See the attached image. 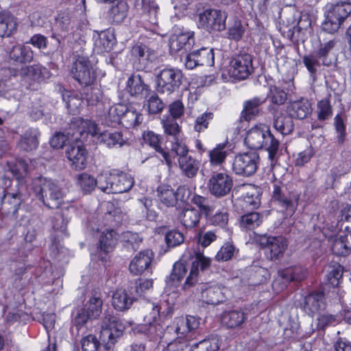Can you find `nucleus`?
Instances as JSON below:
<instances>
[{
    "label": "nucleus",
    "instance_id": "obj_1",
    "mask_svg": "<svg viewBox=\"0 0 351 351\" xmlns=\"http://www.w3.org/2000/svg\"><path fill=\"white\" fill-rule=\"evenodd\" d=\"M244 142L252 149H265L268 152L269 158L271 161L276 160L280 143L267 125L259 123L251 128L247 132Z\"/></svg>",
    "mask_w": 351,
    "mask_h": 351
},
{
    "label": "nucleus",
    "instance_id": "obj_2",
    "mask_svg": "<svg viewBox=\"0 0 351 351\" xmlns=\"http://www.w3.org/2000/svg\"><path fill=\"white\" fill-rule=\"evenodd\" d=\"M323 31L329 34L337 32L351 14V3L346 1L328 2L323 8Z\"/></svg>",
    "mask_w": 351,
    "mask_h": 351
},
{
    "label": "nucleus",
    "instance_id": "obj_3",
    "mask_svg": "<svg viewBox=\"0 0 351 351\" xmlns=\"http://www.w3.org/2000/svg\"><path fill=\"white\" fill-rule=\"evenodd\" d=\"M28 191L42 200L49 208H58L63 200V192L54 182L45 178L39 177L32 180Z\"/></svg>",
    "mask_w": 351,
    "mask_h": 351
},
{
    "label": "nucleus",
    "instance_id": "obj_4",
    "mask_svg": "<svg viewBox=\"0 0 351 351\" xmlns=\"http://www.w3.org/2000/svg\"><path fill=\"white\" fill-rule=\"evenodd\" d=\"M77 132L81 136L84 134H90L93 136H97L98 142L108 148L121 147L124 144L121 132L104 131L99 133L97 125L90 120H77Z\"/></svg>",
    "mask_w": 351,
    "mask_h": 351
},
{
    "label": "nucleus",
    "instance_id": "obj_5",
    "mask_svg": "<svg viewBox=\"0 0 351 351\" xmlns=\"http://www.w3.org/2000/svg\"><path fill=\"white\" fill-rule=\"evenodd\" d=\"M125 330L124 324L114 315L106 313L101 321L100 339L107 350L110 349Z\"/></svg>",
    "mask_w": 351,
    "mask_h": 351
},
{
    "label": "nucleus",
    "instance_id": "obj_6",
    "mask_svg": "<svg viewBox=\"0 0 351 351\" xmlns=\"http://www.w3.org/2000/svg\"><path fill=\"white\" fill-rule=\"evenodd\" d=\"M156 79L158 93L170 95L179 89L182 83L183 74L178 69L165 67L159 71Z\"/></svg>",
    "mask_w": 351,
    "mask_h": 351
},
{
    "label": "nucleus",
    "instance_id": "obj_7",
    "mask_svg": "<svg viewBox=\"0 0 351 351\" xmlns=\"http://www.w3.org/2000/svg\"><path fill=\"white\" fill-rule=\"evenodd\" d=\"M10 68L9 70L14 71L13 77H10L7 82L6 86L10 87L16 82L15 87L13 90L14 93H10V96L13 97L14 99H20L22 95V90L21 89L22 79V45H16L14 46L10 52Z\"/></svg>",
    "mask_w": 351,
    "mask_h": 351
},
{
    "label": "nucleus",
    "instance_id": "obj_8",
    "mask_svg": "<svg viewBox=\"0 0 351 351\" xmlns=\"http://www.w3.org/2000/svg\"><path fill=\"white\" fill-rule=\"evenodd\" d=\"M71 74L82 86L88 87L93 84L97 74L93 64L88 58L79 56L73 63Z\"/></svg>",
    "mask_w": 351,
    "mask_h": 351
},
{
    "label": "nucleus",
    "instance_id": "obj_9",
    "mask_svg": "<svg viewBox=\"0 0 351 351\" xmlns=\"http://www.w3.org/2000/svg\"><path fill=\"white\" fill-rule=\"evenodd\" d=\"M228 14L217 9H206L198 14V25L209 32H221L226 29Z\"/></svg>",
    "mask_w": 351,
    "mask_h": 351
},
{
    "label": "nucleus",
    "instance_id": "obj_10",
    "mask_svg": "<svg viewBox=\"0 0 351 351\" xmlns=\"http://www.w3.org/2000/svg\"><path fill=\"white\" fill-rule=\"evenodd\" d=\"M252 62V57L249 53L235 56L227 68L230 77L239 81L247 79L254 72Z\"/></svg>",
    "mask_w": 351,
    "mask_h": 351
},
{
    "label": "nucleus",
    "instance_id": "obj_11",
    "mask_svg": "<svg viewBox=\"0 0 351 351\" xmlns=\"http://www.w3.org/2000/svg\"><path fill=\"white\" fill-rule=\"evenodd\" d=\"M260 158L256 152H246L235 156L232 163V170L238 175L250 176L255 173Z\"/></svg>",
    "mask_w": 351,
    "mask_h": 351
},
{
    "label": "nucleus",
    "instance_id": "obj_12",
    "mask_svg": "<svg viewBox=\"0 0 351 351\" xmlns=\"http://www.w3.org/2000/svg\"><path fill=\"white\" fill-rule=\"evenodd\" d=\"M232 186V179L226 173L214 172L208 183L210 193L216 197H221L228 194Z\"/></svg>",
    "mask_w": 351,
    "mask_h": 351
},
{
    "label": "nucleus",
    "instance_id": "obj_13",
    "mask_svg": "<svg viewBox=\"0 0 351 351\" xmlns=\"http://www.w3.org/2000/svg\"><path fill=\"white\" fill-rule=\"evenodd\" d=\"M261 244L271 261L279 260L284 256L288 247L287 240L282 237H266L261 239Z\"/></svg>",
    "mask_w": 351,
    "mask_h": 351
},
{
    "label": "nucleus",
    "instance_id": "obj_14",
    "mask_svg": "<svg viewBox=\"0 0 351 351\" xmlns=\"http://www.w3.org/2000/svg\"><path fill=\"white\" fill-rule=\"evenodd\" d=\"M228 291L227 288L216 282L205 283L201 286L202 300L208 304L217 305L226 300Z\"/></svg>",
    "mask_w": 351,
    "mask_h": 351
},
{
    "label": "nucleus",
    "instance_id": "obj_15",
    "mask_svg": "<svg viewBox=\"0 0 351 351\" xmlns=\"http://www.w3.org/2000/svg\"><path fill=\"white\" fill-rule=\"evenodd\" d=\"M210 258L205 256L200 252H196L195 259L191 264L189 275L181 286V289L187 291L193 287L198 282L199 267L204 271L210 267Z\"/></svg>",
    "mask_w": 351,
    "mask_h": 351
},
{
    "label": "nucleus",
    "instance_id": "obj_16",
    "mask_svg": "<svg viewBox=\"0 0 351 351\" xmlns=\"http://www.w3.org/2000/svg\"><path fill=\"white\" fill-rule=\"evenodd\" d=\"M195 44L193 32H180L173 34L169 42L171 53H176L181 51L187 52L191 50Z\"/></svg>",
    "mask_w": 351,
    "mask_h": 351
},
{
    "label": "nucleus",
    "instance_id": "obj_17",
    "mask_svg": "<svg viewBox=\"0 0 351 351\" xmlns=\"http://www.w3.org/2000/svg\"><path fill=\"white\" fill-rule=\"evenodd\" d=\"M47 73V69L38 64L23 68V83L25 84L26 88L36 90Z\"/></svg>",
    "mask_w": 351,
    "mask_h": 351
},
{
    "label": "nucleus",
    "instance_id": "obj_18",
    "mask_svg": "<svg viewBox=\"0 0 351 351\" xmlns=\"http://www.w3.org/2000/svg\"><path fill=\"white\" fill-rule=\"evenodd\" d=\"M269 111L274 117L273 127L282 135L291 134L294 128L293 118L289 114L278 112V108L269 106Z\"/></svg>",
    "mask_w": 351,
    "mask_h": 351
},
{
    "label": "nucleus",
    "instance_id": "obj_19",
    "mask_svg": "<svg viewBox=\"0 0 351 351\" xmlns=\"http://www.w3.org/2000/svg\"><path fill=\"white\" fill-rule=\"evenodd\" d=\"M154 259V254L149 250L140 252L131 261L129 269L134 275H141L149 269Z\"/></svg>",
    "mask_w": 351,
    "mask_h": 351
},
{
    "label": "nucleus",
    "instance_id": "obj_20",
    "mask_svg": "<svg viewBox=\"0 0 351 351\" xmlns=\"http://www.w3.org/2000/svg\"><path fill=\"white\" fill-rule=\"evenodd\" d=\"M266 102V98L254 97L243 102V108L241 112V119L250 121L255 119L262 112V106Z\"/></svg>",
    "mask_w": 351,
    "mask_h": 351
},
{
    "label": "nucleus",
    "instance_id": "obj_21",
    "mask_svg": "<svg viewBox=\"0 0 351 351\" xmlns=\"http://www.w3.org/2000/svg\"><path fill=\"white\" fill-rule=\"evenodd\" d=\"M326 306V298L322 291L312 292L304 298V309L311 316L325 309Z\"/></svg>",
    "mask_w": 351,
    "mask_h": 351
},
{
    "label": "nucleus",
    "instance_id": "obj_22",
    "mask_svg": "<svg viewBox=\"0 0 351 351\" xmlns=\"http://www.w3.org/2000/svg\"><path fill=\"white\" fill-rule=\"evenodd\" d=\"M187 269L185 265L182 262H176L171 274L167 277L166 289L172 292H178L181 281L186 274Z\"/></svg>",
    "mask_w": 351,
    "mask_h": 351
},
{
    "label": "nucleus",
    "instance_id": "obj_23",
    "mask_svg": "<svg viewBox=\"0 0 351 351\" xmlns=\"http://www.w3.org/2000/svg\"><path fill=\"white\" fill-rule=\"evenodd\" d=\"M200 218V212L192 206L182 209L178 215L180 223L187 229L197 227L199 225Z\"/></svg>",
    "mask_w": 351,
    "mask_h": 351
},
{
    "label": "nucleus",
    "instance_id": "obj_24",
    "mask_svg": "<svg viewBox=\"0 0 351 351\" xmlns=\"http://www.w3.org/2000/svg\"><path fill=\"white\" fill-rule=\"evenodd\" d=\"M287 112L293 119H304L312 112L311 104L306 99L295 101L288 106Z\"/></svg>",
    "mask_w": 351,
    "mask_h": 351
},
{
    "label": "nucleus",
    "instance_id": "obj_25",
    "mask_svg": "<svg viewBox=\"0 0 351 351\" xmlns=\"http://www.w3.org/2000/svg\"><path fill=\"white\" fill-rule=\"evenodd\" d=\"M67 158L76 169H82L86 162V151L80 145H70L66 151Z\"/></svg>",
    "mask_w": 351,
    "mask_h": 351
},
{
    "label": "nucleus",
    "instance_id": "obj_26",
    "mask_svg": "<svg viewBox=\"0 0 351 351\" xmlns=\"http://www.w3.org/2000/svg\"><path fill=\"white\" fill-rule=\"evenodd\" d=\"M261 204L260 191L254 186H250L240 201V206L243 211H251L257 208Z\"/></svg>",
    "mask_w": 351,
    "mask_h": 351
},
{
    "label": "nucleus",
    "instance_id": "obj_27",
    "mask_svg": "<svg viewBox=\"0 0 351 351\" xmlns=\"http://www.w3.org/2000/svg\"><path fill=\"white\" fill-rule=\"evenodd\" d=\"M331 250L337 256H346L351 253V230L336 237L332 242Z\"/></svg>",
    "mask_w": 351,
    "mask_h": 351
},
{
    "label": "nucleus",
    "instance_id": "obj_28",
    "mask_svg": "<svg viewBox=\"0 0 351 351\" xmlns=\"http://www.w3.org/2000/svg\"><path fill=\"white\" fill-rule=\"evenodd\" d=\"M134 184L132 177L125 173L113 174L111 193H123L129 191Z\"/></svg>",
    "mask_w": 351,
    "mask_h": 351
},
{
    "label": "nucleus",
    "instance_id": "obj_29",
    "mask_svg": "<svg viewBox=\"0 0 351 351\" xmlns=\"http://www.w3.org/2000/svg\"><path fill=\"white\" fill-rule=\"evenodd\" d=\"M133 302L134 298L125 289H117L112 295V304L117 311H124L128 310Z\"/></svg>",
    "mask_w": 351,
    "mask_h": 351
},
{
    "label": "nucleus",
    "instance_id": "obj_30",
    "mask_svg": "<svg viewBox=\"0 0 351 351\" xmlns=\"http://www.w3.org/2000/svg\"><path fill=\"white\" fill-rule=\"evenodd\" d=\"M272 199L285 208L289 214L294 213L297 205V200H292L288 197L280 186L274 184Z\"/></svg>",
    "mask_w": 351,
    "mask_h": 351
},
{
    "label": "nucleus",
    "instance_id": "obj_31",
    "mask_svg": "<svg viewBox=\"0 0 351 351\" xmlns=\"http://www.w3.org/2000/svg\"><path fill=\"white\" fill-rule=\"evenodd\" d=\"M138 331L146 335L150 340L157 341L162 338L164 334L163 326L157 322L143 323L139 326Z\"/></svg>",
    "mask_w": 351,
    "mask_h": 351
},
{
    "label": "nucleus",
    "instance_id": "obj_32",
    "mask_svg": "<svg viewBox=\"0 0 351 351\" xmlns=\"http://www.w3.org/2000/svg\"><path fill=\"white\" fill-rule=\"evenodd\" d=\"M147 90L148 86L139 75H133L128 79L127 90L132 96L142 98Z\"/></svg>",
    "mask_w": 351,
    "mask_h": 351
},
{
    "label": "nucleus",
    "instance_id": "obj_33",
    "mask_svg": "<svg viewBox=\"0 0 351 351\" xmlns=\"http://www.w3.org/2000/svg\"><path fill=\"white\" fill-rule=\"evenodd\" d=\"M246 319L247 316L243 311L234 310L223 313L221 322L228 328H234L241 326Z\"/></svg>",
    "mask_w": 351,
    "mask_h": 351
},
{
    "label": "nucleus",
    "instance_id": "obj_34",
    "mask_svg": "<svg viewBox=\"0 0 351 351\" xmlns=\"http://www.w3.org/2000/svg\"><path fill=\"white\" fill-rule=\"evenodd\" d=\"M128 5L124 1H119L112 5L108 12V18L112 23L120 24L127 17Z\"/></svg>",
    "mask_w": 351,
    "mask_h": 351
},
{
    "label": "nucleus",
    "instance_id": "obj_35",
    "mask_svg": "<svg viewBox=\"0 0 351 351\" xmlns=\"http://www.w3.org/2000/svg\"><path fill=\"white\" fill-rule=\"evenodd\" d=\"M199 325V319L194 316L188 315L185 317H178L176 319V332L178 334L186 335L197 328Z\"/></svg>",
    "mask_w": 351,
    "mask_h": 351
},
{
    "label": "nucleus",
    "instance_id": "obj_36",
    "mask_svg": "<svg viewBox=\"0 0 351 351\" xmlns=\"http://www.w3.org/2000/svg\"><path fill=\"white\" fill-rule=\"evenodd\" d=\"M118 240V234L112 229H106L99 237L101 250L108 253L114 248Z\"/></svg>",
    "mask_w": 351,
    "mask_h": 351
},
{
    "label": "nucleus",
    "instance_id": "obj_37",
    "mask_svg": "<svg viewBox=\"0 0 351 351\" xmlns=\"http://www.w3.org/2000/svg\"><path fill=\"white\" fill-rule=\"evenodd\" d=\"M16 19L10 13L0 12V37H8L16 29Z\"/></svg>",
    "mask_w": 351,
    "mask_h": 351
},
{
    "label": "nucleus",
    "instance_id": "obj_38",
    "mask_svg": "<svg viewBox=\"0 0 351 351\" xmlns=\"http://www.w3.org/2000/svg\"><path fill=\"white\" fill-rule=\"evenodd\" d=\"M180 169L183 174L189 178L195 177L199 169V162L190 156L178 158Z\"/></svg>",
    "mask_w": 351,
    "mask_h": 351
},
{
    "label": "nucleus",
    "instance_id": "obj_39",
    "mask_svg": "<svg viewBox=\"0 0 351 351\" xmlns=\"http://www.w3.org/2000/svg\"><path fill=\"white\" fill-rule=\"evenodd\" d=\"M126 110V106L122 104H117L111 106L106 114L105 119L106 123L109 125L114 124H121L124 112Z\"/></svg>",
    "mask_w": 351,
    "mask_h": 351
},
{
    "label": "nucleus",
    "instance_id": "obj_40",
    "mask_svg": "<svg viewBox=\"0 0 351 351\" xmlns=\"http://www.w3.org/2000/svg\"><path fill=\"white\" fill-rule=\"evenodd\" d=\"M121 241L125 248L129 251L134 252L139 248L143 238L136 232L126 231L122 233Z\"/></svg>",
    "mask_w": 351,
    "mask_h": 351
},
{
    "label": "nucleus",
    "instance_id": "obj_41",
    "mask_svg": "<svg viewBox=\"0 0 351 351\" xmlns=\"http://www.w3.org/2000/svg\"><path fill=\"white\" fill-rule=\"evenodd\" d=\"M143 121V115L138 112L133 107L126 106V110L123 114L121 121L125 128H133L141 123Z\"/></svg>",
    "mask_w": 351,
    "mask_h": 351
},
{
    "label": "nucleus",
    "instance_id": "obj_42",
    "mask_svg": "<svg viewBox=\"0 0 351 351\" xmlns=\"http://www.w3.org/2000/svg\"><path fill=\"white\" fill-rule=\"evenodd\" d=\"M159 201L165 206H174L176 204V194L170 186L162 185L157 189Z\"/></svg>",
    "mask_w": 351,
    "mask_h": 351
},
{
    "label": "nucleus",
    "instance_id": "obj_43",
    "mask_svg": "<svg viewBox=\"0 0 351 351\" xmlns=\"http://www.w3.org/2000/svg\"><path fill=\"white\" fill-rule=\"evenodd\" d=\"M279 275L286 282L301 281L306 276V271L301 267H293L279 271Z\"/></svg>",
    "mask_w": 351,
    "mask_h": 351
},
{
    "label": "nucleus",
    "instance_id": "obj_44",
    "mask_svg": "<svg viewBox=\"0 0 351 351\" xmlns=\"http://www.w3.org/2000/svg\"><path fill=\"white\" fill-rule=\"evenodd\" d=\"M145 142L152 146L157 152L162 154L168 165H170L171 160L168 152L164 151L160 146L159 136L153 132L149 131L143 134Z\"/></svg>",
    "mask_w": 351,
    "mask_h": 351
},
{
    "label": "nucleus",
    "instance_id": "obj_45",
    "mask_svg": "<svg viewBox=\"0 0 351 351\" xmlns=\"http://www.w3.org/2000/svg\"><path fill=\"white\" fill-rule=\"evenodd\" d=\"M263 221V217L257 212L247 211L241 217L240 224L243 228L253 230L258 227Z\"/></svg>",
    "mask_w": 351,
    "mask_h": 351
},
{
    "label": "nucleus",
    "instance_id": "obj_46",
    "mask_svg": "<svg viewBox=\"0 0 351 351\" xmlns=\"http://www.w3.org/2000/svg\"><path fill=\"white\" fill-rule=\"evenodd\" d=\"M131 55L133 61L138 62V69H144L148 62L149 53L147 48L145 46L136 45L132 48Z\"/></svg>",
    "mask_w": 351,
    "mask_h": 351
},
{
    "label": "nucleus",
    "instance_id": "obj_47",
    "mask_svg": "<svg viewBox=\"0 0 351 351\" xmlns=\"http://www.w3.org/2000/svg\"><path fill=\"white\" fill-rule=\"evenodd\" d=\"M191 202L199 208L200 215H204L205 218H208L214 211V208L210 204L208 199L204 196L194 194Z\"/></svg>",
    "mask_w": 351,
    "mask_h": 351
},
{
    "label": "nucleus",
    "instance_id": "obj_48",
    "mask_svg": "<svg viewBox=\"0 0 351 351\" xmlns=\"http://www.w3.org/2000/svg\"><path fill=\"white\" fill-rule=\"evenodd\" d=\"M39 132L36 128H29L23 135V150L31 152L38 145Z\"/></svg>",
    "mask_w": 351,
    "mask_h": 351
},
{
    "label": "nucleus",
    "instance_id": "obj_49",
    "mask_svg": "<svg viewBox=\"0 0 351 351\" xmlns=\"http://www.w3.org/2000/svg\"><path fill=\"white\" fill-rule=\"evenodd\" d=\"M69 209H63L61 213H56L53 221V228L56 231L60 232L62 234H66L67 224L69 221Z\"/></svg>",
    "mask_w": 351,
    "mask_h": 351
},
{
    "label": "nucleus",
    "instance_id": "obj_50",
    "mask_svg": "<svg viewBox=\"0 0 351 351\" xmlns=\"http://www.w3.org/2000/svg\"><path fill=\"white\" fill-rule=\"evenodd\" d=\"M143 14L152 24L157 23L158 5L155 0H142Z\"/></svg>",
    "mask_w": 351,
    "mask_h": 351
},
{
    "label": "nucleus",
    "instance_id": "obj_51",
    "mask_svg": "<svg viewBox=\"0 0 351 351\" xmlns=\"http://www.w3.org/2000/svg\"><path fill=\"white\" fill-rule=\"evenodd\" d=\"M114 44V38L110 32H102L99 35L98 39L95 40V46L99 49L101 52L109 51Z\"/></svg>",
    "mask_w": 351,
    "mask_h": 351
},
{
    "label": "nucleus",
    "instance_id": "obj_52",
    "mask_svg": "<svg viewBox=\"0 0 351 351\" xmlns=\"http://www.w3.org/2000/svg\"><path fill=\"white\" fill-rule=\"evenodd\" d=\"M219 348L218 339L213 337L193 344L189 351H217Z\"/></svg>",
    "mask_w": 351,
    "mask_h": 351
},
{
    "label": "nucleus",
    "instance_id": "obj_53",
    "mask_svg": "<svg viewBox=\"0 0 351 351\" xmlns=\"http://www.w3.org/2000/svg\"><path fill=\"white\" fill-rule=\"evenodd\" d=\"M77 183L80 189L86 193L93 191L97 186L96 179L86 173L77 176Z\"/></svg>",
    "mask_w": 351,
    "mask_h": 351
},
{
    "label": "nucleus",
    "instance_id": "obj_54",
    "mask_svg": "<svg viewBox=\"0 0 351 351\" xmlns=\"http://www.w3.org/2000/svg\"><path fill=\"white\" fill-rule=\"evenodd\" d=\"M103 301L100 298L92 297L83 307L93 319H97L101 313Z\"/></svg>",
    "mask_w": 351,
    "mask_h": 351
},
{
    "label": "nucleus",
    "instance_id": "obj_55",
    "mask_svg": "<svg viewBox=\"0 0 351 351\" xmlns=\"http://www.w3.org/2000/svg\"><path fill=\"white\" fill-rule=\"evenodd\" d=\"M343 275V268L341 265L329 266L326 269V282L332 287L338 286Z\"/></svg>",
    "mask_w": 351,
    "mask_h": 351
},
{
    "label": "nucleus",
    "instance_id": "obj_56",
    "mask_svg": "<svg viewBox=\"0 0 351 351\" xmlns=\"http://www.w3.org/2000/svg\"><path fill=\"white\" fill-rule=\"evenodd\" d=\"M337 41L335 40H330L324 44L320 45L319 49L317 51V57L322 60V63L325 66H330L331 61L328 60L327 57L329 52L335 47Z\"/></svg>",
    "mask_w": 351,
    "mask_h": 351
},
{
    "label": "nucleus",
    "instance_id": "obj_57",
    "mask_svg": "<svg viewBox=\"0 0 351 351\" xmlns=\"http://www.w3.org/2000/svg\"><path fill=\"white\" fill-rule=\"evenodd\" d=\"M89 319H93L83 308H77L73 312L72 322L77 330L84 326Z\"/></svg>",
    "mask_w": 351,
    "mask_h": 351
},
{
    "label": "nucleus",
    "instance_id": "obj_58",
    "mask_svg": "<svg viewBox=\"0 0 351 351\" xmlns=\"http://www.w3.org/2000/svg\"><path fill=\"white\" fill-rule=\"evenodd\" d=\"M165 133L173 136L176 139L180 132V128L176 121V119L167 117L161 121Z\"/></svg>",
    "mask_w": 351,
    "mask_h": 351
},
{
    "label": "nucleus",
    "instance_id": "obj_59",
    "mask_svg": "<svg viewBox=\"0 0 351 351\" xmlns=\"http://www.w3.org/2000/svg\"><path fill=\"white\" fill-rule=\"evenodd\" d=\"M226 144L220 143L209 153L210 161L213 165H220L227 156V151L225 150Z\"/></svg>",
    "mask_w": 351,
    "mask_h": 351
},
{
    "label": "nucleus",
    "instance_id": "obj_60",
    "mask_svg": "<svg viewBox=\"0 0 351 351\" xmlns=\"http://www.w3.org/2000/svg\"><path fill=\"white\" fill-rule=\"evenodd\" d=\"M123 218L122 213L119 208L111 207L104 215L105 226H115L121 223Z\"/></svg>",
    "mask_w": 351,
    "mask_h": 351
},
{
    "label": "nucleus",
    "instance_id": "obj_61",
    "mask_svg": "<svg viewBox=\"0 0 351 351\" xmlns=\"http://www.w3.org/2000/svg\"><path fill=\"white\" fill-rule=\"evenodd\" d=\"M317 119L319 121H325L332 115V106L327 99H322L317 103Z\"/></svg>",
    "mask_w": 351,
    "mask_h": 351
},
{
    "label": "nucleus",
    "instance_id": "obj_62",
    "mask_svg": "<svg viewBox=\"0 0 351 351\" xmlns=\"http://www.w3.org/2000/svg\"><path fill=\"white\" fill-rule=\"evenodd\" d=\"M113 174L108 172L100 173L97 179V186L103 192L111 193Z\"/></svg>",
    "mask_w": 351,
    "mask_h": 351
},
{
    "label": "nucleus",
    "instance_id": "obj_63",
    "mask_svg": "<svg viewBox=\"0 0 351 351\" xmlns=\"http://www.w3.org/2000/svg\"><path fill=\"white\" fill-rule=\"evenodd\" d=\"M208 222L215 226L225 228L228 222V213L227 212L219 211L215 215H210L208 218H206Z\"/></svg>",
    "mask_w": 351,
    "mask_h": 351
},
{
    "label": "nucleus",
    "instance_id": "obj_64",
    "mask_svg": "<svg viewBox=\"0 0 351 351\" xmlns=\"http://www.w3.org/2000/svg\"><path fill=\"white\" fill-rule=\"evenodd\" d=\"M160 309L158 305L152 303H147L144 307V323L157 322L159 317Z\"/></svg>",
    "mask_w": 351,
    "mask_h": 351
}]
</instances>
